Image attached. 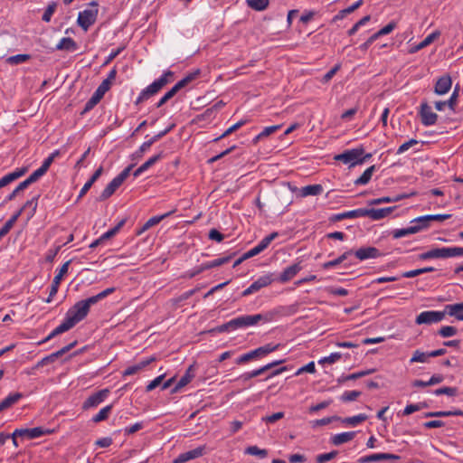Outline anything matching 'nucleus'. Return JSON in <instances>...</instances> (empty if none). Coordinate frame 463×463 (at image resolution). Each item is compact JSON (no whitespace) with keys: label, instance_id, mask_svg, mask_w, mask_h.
<instances>
[{"label":"nucleus","instance_id":"13d9d810","mask_svg":"<svg viewBox=\"0 0 463 463\" xmlns=\"http://www.w3.org/2000/svg\"><path fill=\"white\" fill-rule=\"evenodd\" d=\"M30 59L29 54H16L7 58V62L10 64H20Z\"/></svg>","mask_w":463,"mask_h":463},{"label":"nucleus","instance_id":"e433bc0d","mask_svg":"<svg viewBox=\"0 0 463 463\" xmlns=\"http://www.w3.org/2000/svg\"><path fill=\"white\" fill-rule=\"evenodd\" d=\"M103 96V94L96 90L90 99L86 102L82 113H86L91 110L101 100Z\"/></svg>","mask_w":463,"mask_h":463},{"label":"nucleus","instance_id":"39448f33","mask_svg":"<svg viewBox=\"0 0 463 463\" xmlns=\"http://www.w3.org/2000/svg\"><path fill=\"white\" fill-rule=\"evenodd\" d=\"M132 167H133L132 165H128L121 173H119L116 177H114L110 183L108 184V185L104 188V190L100 194V196H99L100 201L108 199L116 192V190L129 176Z\"/></svg>","mask_w":463,"mask_h":463},{"label":"nucleus","instance_id":"c756f323","mask_svg":"<svg viewBox=\"0 0 463 463\" xmlns=\"http://www.w3.org/2000/svg\"><path fill=\"white\" fill-rule=\"evenodd\" d=\"M103 172V167L102 166H99L95 172L94 174L92 175V176L90 177V179L83 185V187L81 188V190L80 191V194H79V196L78 198H81L83 197L87 192L90 189V187L92 186V184L99 179V177L101 175Z\"/></svg>","mask_w":463,"mask_h":463},{"label":"nucleus","instance_id":"4be33fe9","mask_svg":"<svg viewBox=\"0 0 463 463\" xmlns=\"http://www.w3.org/2000/svg\"><path fill=\"white\" fill-rule=\"evenodd\" d=\"M443 313L445 317L448 315L463 321V302L446 305Z\"/></svg>","mask_w":463,"mask_h":463},{"label":"nucleus","instance_id":"423d86ee","mask_svg":"<svg viewBox=\"0 0 463 463\" xmlns=\"http://www.w3.org/2000/svg\"><path fill=\"white\" fill-rule=\"evenodd\" d=\"M93 8L86 9L79 13L77 23L84 30L87 31L95 22L98 16L97 3L90 4Z\"/></svg>","mask_w":463,"mask_h":463},{"label":"nucleus","instance_id":"de8ad7c7","mask_svg":"<svg viewBox=\"0 0 463 463\" xmlns=\"http://www.w3.org/2000/svg\"><path fill=\"white\" fill-rule=\"evenodd\" d=\"M298 194L302 197H306L308 195H317L318 194V184H310L303 186L298 190Z\"/></svg>","mask_w":463,"mask_h":463},{"label":"nucleus","instance_id":"774afa93","mask_svg":"<svg viewBox=\"0 0 463 463\" xmlns=\"http://www.w3.org/2000/svg\"><path fill=\"white\" fill-rule=\"evenodd\" d=\"M55 9H56V4L55 3H52L51 5H49L48 7L46 8V10L44 11L43 14V18L42 19L44 22H50L52 14L55 12Z\"/></svg>","mask_w":463,"mask_h":463},{"label":"nucleus","instance_id":"aec40b11","mask_svg":"<svg viewBox=\"0 0 463 463\" xmlns=\"http://www.w3.org/2000/svg\"><path fill=\"white\" fill-rule=\"evenodd\" d=\"M449 258L448 248H435L419 255V259L425 260L429 259H447Z\"/></svg>","mask_w":463,"mask_h":463},{"label":"nucleus","instance_id":"4468645a","mask_svg":"<svg viewBox=\"0 0 463 463\" xmlns=\"http://www.w3.org/2000/svg\"><path fill=\"white\" fill-rule=\"evenodd\" d=\"M109 393V389H102L93 394H91L82 405L83 410H89L90 408L97 407L108 397Z\"/></svg>","mask_w":463,"mask_h":463},{"label":"nucleus","instance_id":"f704fd0d","mask_svg":"<svg viewBox=\"0 0 463 463\" xmlns=\"http://www.w3.org/2000/svg\"><path fill=\"white\" fill-rule=\"evenodd\" d=\"M430 222H431L429 219V215H423V216L417 217L411 222L413 228L418 229V232L429 228L430 226Z\"/></svg>","mask_w":463,"mask_h":463},{"label":"nucleus","instance_id":"ddd939ff","mask_svg":"<svg viewBox=\"0 0 463 463\" xmlns=\"http://www.w3.org/2000/svg\"><path fill=\"white\" fill-rule=\"evenodd\" d=\"M47 433H50L48 430L43 429V427H35L32 429H16L13 434L12 438H25L28 439H33L39 437H42Z\"/></svg>","mask_w":463,"mask_h":463},{"label":"nucleus","instance_id":"69168bd1","mask_svg":"<svg viewBox=\"0 0 463 463\" xmlns=\"http://www.w3.org/2000/svg\"><path fill=\"white\" fill-rule=\"evenodd\" d=\"M353 219L355 218H363V217H370L371 218V209L359 208L355 210H352Z\"/></svg>","mask_w":463,"mask_h":463},{"label":"nucleus","instance_id":"a211bd4d","mask_svg":"<svg viewBox=\"0 0 463 463\" xmlns=\"http://www.w3.org/2000/svg\"><path fill=\"white\" fill-rule=\"evenodd\" d=\"M28 171L27 167L16 168L14 171L0 178V189L22 177Z\"/></svg>","mask_w":463,"mask_h":463},{"label":"nucleus","instance_id":"c85d7f7f","mask_svg":"<svg viewBox=\"0 0 463 463\" xmlns=\"http://www.w3.org/2000/svg\"><path fill=\"white\" fill-rule=\"evenodd\" d=\"M199 75L200 70H195L192 72H189L184 78H183L175 86H173V89L178 92L181 89L186 87L189 83L197 79Z\"/></svg>","mask_w":463,"mask_h":463},{"label":"nucleus","instance_id":"a18cd8bd","mask_svg":"<svg viewBox=\"0 0 463 463\" xmlns=\"http://www.w3.org/2000/svg\"><path fill=\"white\" fill-rule=\"evenodd\" d=\"M125 222H126L125 219L121 220L115 227H113V228L109 229V231H107L106 232H104L100 236L101 240L103 241H105L109 240L110 238L114 237L119 232V230L123 227Z\"/></svg>","mask_w":463,"mask_h":463},{"label":"nucleus","instance_id":"79ce46f5","mask_svg":"<svg viewBox=\"0 0 463 463\" xmlns=\"http://www.w3.org/2000/svg\"><path fill=\"white\" fill-rule=\"evenodd\" d=\"M430 357H431V355H430V352H422L420 350H416L414 351L410 360V363H427Z\"/></svg>","mask_w":463,"mask_h":463},{"label":"nucleus","instance_id":"e2e57ef3","mask_svg":"<svg viewBox=\"0 0 463 463\" xmlns=\"http://www.w3.org/2000/svg\"><path fill=\"white\" fill-rule=\"evenodd\" d=\"M316 372V364H315V362L312 361L310 363H308L307 364L304 365V366H301L299 367L295 374L296 375H298V374H301L303 373H314Z\"/></svg>","mask_w":463,"mask_h":463},{"label":"nucleus","instance_id":"052dcab7","mask_svg":"<svg viewBox=\"0 0 463 463\" xmlns=\"http://www.w3.org/2000/svg\"><path fill=\"white\" fill-rule=\"evenodd\" d=\"M29 184L24 180L21 182L16 188L6 197V201H12L15 198V196L21 192L26 189Z\"/></svg>","mask_w":463,"mask_h":463},{"label":"nucleus","instance_id":"72a5a7b5","mask_svg":"<svg viewBox=\"0 0 463 463\" xmlns=\"http://www.w3.org/2000/svg\"><path fill=\"white\" fill-rule=\"evenodd\" d=\"M231 259H232V256H227V257L218 258V259L213 260L211 261L203 263L201 265V270L204 271L206 269H213L215 267L222 266L225 263H228L231 260Z\"/></svg>","mask_w":463,"mask_h":463},{"label":"nucleus","instance_id":"20e7f679","mask_svg":"<svg viewBox=\"0 0 463 463\" xmlns=\"http://www.w3.org/2000/svg\"><path fill=\"white\" fill-rule=\"evenodd\" d=\"M279 345H274L271 343L267 344L263 346H260L259 348H256L246 354H241L236 359V364H242L253 359H260L265 357L269 354L276 351L279 348Z\"/></svg>","mask_w":463,"mask_h":463},{"label":"nucleus","instance_id":"c03bdc74","mask_svg":"<svg viewBox=\"0 0 463 463\" xmlns=\"http://www.w3.org/2000/svg\"><path fill=\"white\" fill-rule=\"evenodd\" d=\"M367 420V416L365 414H358L352 417H347L342 420V422L350 425V426H357L358 424L364 422Z\"/></svg>","mask_w":463,"mask_h":463},{"label":"nucleus","instance_id":"6e6552de","mask_svg":"<svg viewBox=\"0 0 463 463\" xmlns=\"http://www.w3.org/2000/svg\"><path fill=\"white\" fill-rule=\"evenodd\" d=\"M364 154L363 148H355L344 152L335 156V159L343 162L344 164H349L350 165H354L356 164H363L364 162V158H362Z\"/></svg>","mask_w":463,"mask_h":463},{"label":"nucleus","instance_id":"0eeeda50","mask_svg":"<svg viewBox=\"0 0 463 463\" xmlns=\"http://www.w3.org/2000/svg\"><path fill=\"white\" fill-rule=\"evenodd\" d=\"M445 318L443 310H430L420 312L415 318L417 325H432L441 322Z\"/></svg>","mask_w":463,"mask_h":463},{"label":"nucleus","instance_id":"3c124183","mask_svg":"<svg viewBox=\"0 0 463 463\" xmlns=\"http://www.w3.org/2000/svg\"><path fill=\"white\" fill-rule=\"evenodd\" d=\"M280 125H274L264 128L263 130L255 137L254 142L256 143L258 140L275 133L280 128Z\"/></svg>","mask_w":463,"mask_h":463},{"label":"nucleus","instance_id":"cd10ccee","mask_svg":"<svg viewBox=\"0 0 463 463\" xmlns=\"http://www.w3.org/2000/svg\"><path fill=\"white\" fill-rule=\"evenodd\" d=\"M163 156L162 153L153 156L148 160H146L144 164H142L134 173V177H138L141 174L146 172L149 167L158 162Z\"/></svg>","mask_w":463,"mask_h":463},{"label":"nucleus","instance_id":"37998d69","mask_svg":"<svg viewBox=\"0 0 463 463\" xmlns=\"http://www.w3.org/2000/svg\"><path fill=\"white\" fill-rule=\"evenodd\" d=\"M405 198V195H399L395 197H390V196H383L377 199H373L368 202L369 205H375V204H381V203H395L399 202L401 199Z\"/></svg>","mask_w":463,"mask_h":463},{"label":"nucleus","instance_id":"1a4fd4ad","mask_svg":"<svg viewBox=\"0 0 463 463\" xmlns=\"http://www.w3.org/2000/svg\"><path fill=\"white\" fill-rule=\"evenodd\" d=\"M282 362L283 361H274V362L269 363L258 369L250 371V373L251 378L257 377L272 368H274V371H272L268 375V377L266 378L267 380L273 376H276L278 374H280V373L286 372L287 371L286 366H279L282 364Z\"/></svg>","mask_w":463,"mask_h":463},{"label":"nucleus","instance_id":"7c9ffc66","mask_svg":"<svg viewBox=\"0 0 463 463\" xmlns=\"http://www.w3.org/2000/svg\"><path fill=\"white\" fill-rule=\"evenodd\" d=\"M194 377V366L190 365L188 369L186 370L185 373L181 377V379L176 383L175 387L174 388V392H177L183 387H184L186 384H188L192 379Z\"/></svg>","mask_w":463,"mask_h":463},{"label":"nucleus","instance_id":"4d7b16f0","mask_svg":"<svg viewBox=\"0 0 463 463\" xmlns=\"http://www.w3.org/2000/svg\"><path fill=\"white\" fill-rule=\"evenodd\" d=\"M45 173L46 172L40 166L33 173H32L30 176L26 178L24 181L30 185L33 183L36 182L38 179H40L43 175H45Z\"/></svg>","mask_w":463,"mask_h":463},{"label":"nucleus","instance_id":"2f4dec72","mask_svg":"<svg viewBox=\"0 0 463 463\" xmlns=\"http://www.w3.org/2000/svg\"><path fill=\"white\" fill-rule=\"evenodd\" d=\"M171 128L172 127L159 132L158 134L151 137L149 140L144 142L139 147L140 153L146 152L154 143H156L157 140L165 136L171 130Z\"/></svg>","mask_w":463,"mask_h":463},{"label":"nucleus","instance_id":"393cba45","mask_svg":"<svg viewBox=\"0 0 463 463\" xmlns=\"http://www.w3.org/2000/svg\"><path fill=\"white\" fill-rule=\"evenodd\" d=\"M159 90L156 88V86L152 82L149 84L146 88H145L139 94V96L136 99V104L138 105L148 99H150L152 96L156 95Z\"/></svg>","mask_w":463,"mask_h":463},{"label":"nucleus","instance_id":"b1692460","mask_svg":"<svg viewBox=\"0 0 463 463\" xmlns=\"http://www.w3.org/2000/svg\"><path fill=\"white\" fill-rule=\"evenodd\" d=\"M155 360H156V358L152 356V357L146 358L145 360H142L134 365L128 366L123 372V375L128 376V375L136 374Z\"/></svg>","mask_w":463,"mask_h":463},{"label":"nucleus","instance_id":"2eb2a0df","mask_svg":"<svg viewBox=\"0 0 463 463\" xmlns=\"http://www.w3.org/2000/svg\"><path fill=\"white\" fill-rule=\"evenodd\" d=\"M277 236V232H272L269 235L264 237L256 246L245 252V258H251L262 252L265 249L268 248V246Z\"/></svg>","mask_w":463,"mask_h":463},{"label":"nucleus","instance_id":"6e6d98bb","mask_svg":"<svg viewBox=\"0 0 463 463\" xmlns=\"http://www.w3.org/2000/svg\"><path fill=\"white\" fill-rule=\"evenodd\" d=\"M383 453H376V454L361 457L358 459V462L359 463H372V462H375V461H379V460H383Z\"/></svg>","mask_w":463,"mask_h":463},{"label":"nucleus","instance_id":"a19ab883","mask_svg":"<svg viewBox=\"0 0 463 463\" xmlns=\"http://www.w3.org/2000/svg\"><path fill=\"white\" fill-rule=\"evenodd\" d=\"M173 75V71H165L157 80H154L153 83L160 90L165 85L171 81Z\"/></svg>","mask_w":463,"mask_h":463},{"label":"nucleus","instance_id":"8fccbe9b","mask_svg":"<svg viewBox=\"0 0 463 463\" xmlns=\"http://www.w3.org/2000/svg\"><path fill=\"white\" fill-rule=\"evenodd\" d=\"M245 123H246L245 120L238 121L237 123L233 124L229 128H227L220 137L214 138L213 141H219L220 139H222V138L228 137L232 133H233L234 131H236L240 128H241L243 125H245Z\"/></svg>","mask_w":463,"mask_h":463},{"label":"nucleus","instance_id":"7ed1b4c3","mask_svg":"<svg viewBox=\"0 0 463 463\" xmlns=\"http://www.w3.org/2000/svg\"><path fill=\"white\" fill-rule=\"evenodd\" d=\"M279 312L276 310H269L264 313L256 315H246L235 317L232 319V324L235 325V328L252 326L260 322L269 323L275 320Z\"/></svg>","mask_w":463,"mask_h":463},{"label":"nucleus","instance_id":"f8f14e48","mask_svg":"<svg viewBox=\"0 0 463 463\" xmlns=\"http://www.w3.org/2000/svg\"><path fill=\"white\" fill-rule=\"evenodd\" d=\"M71 260L66 261L58 270L57 274L54 276L48 298L45 299L46 303H51L52 301L53 297L57 294L59 286L61 281L63 279V276L68 272L69 266Z\"/></svg>","mask_w":463,"mask_h":463},{"label":"nucleus","instance_id":"09e8293b","mask_svg":"<svg viewBox=\"0 0 463 463\" xmlns=\"http://www.w3.org/2000/svg\"><path fill=\"white\" fill-rule=\"evenodd\" d=\"M457 327L452 326H443L438 331V335L443 338L453 336L457 335Z\"/></svg>","mask_w":463,"mask_h":463},{"label":"nucleus","instance_id":"680f3d73","mask_svg":"<svg viewBox=\"0 0 463 463\" xmlns=\"http://www.w3.org/2000/svg\"><path fill=\"white\" fill-rule=\"evenodd\" d=\"M177 92L173 89V87L165 93V95L158 100L156 107L160 108L164 104H165L170 99H172Z\"/></svg>","mask_w":463,"mask_h":463},{"label":"nucleus","instance_id":"ea45409f","mask_svg":"<svg viewBox=\"0 0 463 463\" xmlns=\"http://www.w3.org/2000/svg\"><path fill=\"white\" fill-rule=\"evenodd\" d=\"M417 232H418V229L413 228V226L411 224V226L406 227V228L395 229L394 231H392V237L394 239H400V238H402V237H405V236H408L411 234H414Z\"/></svg>","mask_w":463,"mask_h":463},{"label":"nucleus","instance_id":"5fc2aeb1","mask_svg":"<svg viewBox=\"0 0 463 463\" xmlns=\"http://www.w3.org/2000/svg\"><path fill=\"white\" fill-rule=\"evenodd\" d=\"M342 357V354L340 353H332L331 354L320 358V364H331L338 361Z\"/></svg>","mask_w":463,"mask_h":463},{"label":"nucleus","instance_id":"f3484780","mask_svg":"<svg viewBox=\"0 0 463 463\" xmlns=\"http://www.w3.org/2000/svg\"><path fill=\"white\" fill-rule=\"evenodd\" d=\"M420 115L421 123L424 126H432L437 122L438 115L432 111L431 108L427 103L420 105Z\"/></svg>","mask_w":463,"mask_h":463},{"label":"nucleus","instance_id":"c9c22d12","mask_svg":"<svg viewBox=\"0 0 463 463\" xmlns=\"http://www.w3.org/2000/svg\"><path fill=\"white\" fill-rule=\"evenodd\" d=\"M376 167L375 165H372L370 167H368L363 174L360 177H358L354 183L355 185H365L367 184L371 178H372V175L373 174V172L375 171Z\"/></svg>","mask_w":463,"mask_h":463},{"label":"nucleus","instance_id":"bf43d9fd","mask_svg":"<svg viewBox=\"0 0 463 463\" xmlns=\"http://www.w3.org/2000/svg\"><path fill=\"white\" fill-rule=\"evenodd\" d=\"M437 396L446 394L448 396H455L457 394V388L455 387H441L433 392Z\"/></svg>","mask_w":463,"mask_h":463},{"label":"nucleus","instance_id":"412c9836","mask_svg":"<svg viewBox=\"0 0 463 463\" xmlns=\"http://www.w3.org/2000/svg\"><path fill=\"white\" fill-rule=\"evenodd\" d=\"M452 86V80L450 76L444 75L440 77L434 87V91L438 95H444L451 89Z\"/></svg>","mask_w":463,"mask_h":463},{"label":"nucleus","instance_id":"6ab92c4d","mask_svg":"<svg viewBox=\"0 0 463 463\" xmlns=\"http://www.w3.org/2000/svg\"><path fill=\"white\" fill-rule=\"evenodd\" d=\"M302 267L299 263H294L287 267L279 276L278 280L280 283H286L292 279L300 270Z\"/></svg>","mask_w":463,"mask_h":463},{"label":"nucleus","instance_id":"dca6fc26","mask_svg":"<svg viewBox=\"0 0 463 463\" xmlns=\"http://www.w3.org/2000/svg\"><path fill=\"white\" fill-rule=\"evenodd\" d=\"M205 446L197 447L192 450L181 453L177 458H175L173 463H185L192 459L198 458L202 457L205 453Z\"/></svg>","mask_w":463,"mask_h":463},{"label":"nucleus","instance_id":"f03ea898","mask_svg":"<svg viewBox=\"0 0 463 463\" xmlns=\"http://www.w3.org/2000/svg\"><path fill=\"white\" fill-rule=\"evenodd\" d=\"M381 256V252L380 250L375 248V247H363V248H360L356 250H348V251H345V253H343L341 256H339L337 259L332 260V261H328V262H326L323 264V267L325 269H329V268H332V267H335L345 260H350V264H352L351 262V259L353 257H354L355 259L359 260H368V259H375V258H378Z\"/></svg>","mask_w":463,"mask_h":463},{"label":"nucleus","instance_id":"58836bf2","mask_svg":"<svg viewBox=\"0 0 463 463\" xmlns=\"http://www.w3.org/2000/svg\"><path fill=\"white\" fill-rule=\"evenodd\" d=\"M246 4L251 9L261 12L268 8L269 0H246Z\"/></svg>","mask_w":463,"mask_h":463},{"label":"nucleus","instance_id":"9b49d317","mask_svg":"<svg viewBox=\"0 0 463 463\" xmlns=\"http://www.w3.org/2000/svg\"><path fill=\"white\" fill-rule=\"evenodd\" d=\"M274 280L275 279L273 278V275L271 273L265 274L257 279L254 282H252L250 285V287L244 289L242 292V296L247 297L255 292H258L261 288L269 286Z\"/></svg>","mask_w":463,"mask_h":463},{"label":"nucleus","instance_id":"f257e3e1","mask_svg":"<svg viewBox=\"0 0 463 463\" xmlns=\"http://www.w3.org/2000/svg\"><path fill=\"white\" fill-rule=\"evenodd\" d=\"M115 290V288H108L95 296L75 303L66 312L62 322L57 327H55L43 342H47L54 336L71 329L75 325H77L88 316L90 308L92 305L97 304L99 301L107 298L109 295L114 293Z\"/></svg>","mask_w":463,"mask_h":463},{"label":"nucleus","instance_id":"bb28decb","mask_svg":"<svg viewBox=\"0 0 463 463\" xmlns=\"http://www.w3.org/2000/svg\"><path fill=\"white\" fill-rule=\"evenodd\" d=\"M354 436H355L354 431H346V432L338 433V434L332 436L331 442L335 446H339L344 443L351 441L354 438Z\"/></svg>","mask_w":463,"mask_h":463},{"label":"nucleus","instance_id":"473e14b6","mask_svg":"<svg viewBox=\"0 0 463 463\" xmlns=\"http://www.w3.org/2000/svg\"><path fill=\"white\" fill-rule=\"evenodd\" d=\"M23 394L20 392H13L6 396L2 402H0V409L2 411L11 407L14 403H16L21 398Z\"/></svg>","mask_w":463,"mask_h":463},{"label":"nucleus","instance_id":"5701e85b","mask_svg":"<svg viewBox=\"0 0 463 463\" xmlns=\"http://www.w3.org/2000/svg\"><path fill=\"white\" fill-rule=\"evenodd\" d=\"M78 48V43L71 37L61 38L55 46V49L58 51H66L70 52H76Z\"/></svg>","mask_w":463,"mask_h":463},{"label":"nucleus","instance_id":"603ef678","mask_svg":"<svg viewBox=\"0 0 463 463\" xmlns=\"http://www.w3.org/2000/svg\"><path fill=\"white\" fill-rule=\"evenodd\" d=\"M362 394L359 391H345L340 397V400L344 402H349L355 401Z\"/></svg>","mask_w":463,"mask_h":463},{"label":"nucleus","instance_id":"0e129e2a","mask_svg":"<svg viewBox=\"0 0 463 463\" xmlns=\"http://www.w3.org/2000/svg\"><path fill=\"white\" fill-rule=\"evenodd\" d=\"M325 291L327 292L330 295L333 296H346L348 294V291L345 288H334V287H327L325 288Z\"/></svg>","mask_w":463,"mask_h":463},{"label":"nucleus","instance_id":"9d476101","mask_svg":"<svg viewBox=\"0 0 463 463\" xmlns=\"http://www.w3.org/2000/svg\"><path fill=\"white\" fill-rule=\"evenodd\" d=\"M282 362L283 361H274V362L269 363L258 369L250 371V373L251 378L257 377L272 368H274V371H272L268 375V377L266 378L267 380L273 376H276L278 374H280V373L286 372L287 371L286 366H279L282 364Z\"/></svg>","mask_w":463,"mask_h":463},{"label":"nucleus","instance_id":"a878e982","mask_svg":"<svg viewBox=\"0 0 463 463\" xmlns=\"http://www.w3.org/2000/svg\"><path fill=\"white\" fill-rule=\"evenodd\" d=\"M175 212V210H173V211H170V212H167L164 214H161V215H156V216H153L151 218H149L146 222L145 224L143 225L141 231L138 232V233H141V232H144L146 231H147L148 229H150L151 227L158 224L161 221L165 220V218L169 217L170 215H172Z\"/></svg>","mask_w":463,"mask_h":463},{"label":"nucleus","instance_id":"864d4df0","mask_svg":"<svg viewBox=\"0 0 463 463\" xmlns=\"http://www.w3.org/2000/svg\"><path fill=\"white\" fill-rule=\"evenodd\" d=\"M246 454L252 455V456H258L261 458L267 457L268 452L266 449H261L258 448L257 446H250L245 450Z\"/></svg>","mask_w":463,"mask_h":463},{"label":"nucleus","instance_id":"338daca9","mask_svg":"<svg viewBox=\"0 0 463 463\" xmlns=\"http://www.w3.org/2000/svg\"><path fill=\"white\" fill-rule=\"evenodd\" d=\"M423 407H425L424 403L409 404L404 408L403 415H410L415 411H419Z\"/></svg>","mask_w":463,"mask_h":463},{"label":"nucleus","instance_id":"49530a36","mask_svg":"<svg viewBox=\"0 0 463 463\" xmlns=\"http://www.w3.org/2000/svg\"><path fill=\"white\" fill-rule=\"evenodd\" d=\"M112 405H107L103 407L95 416L92 418L93 422H100L108 419L109 413L111 412Z\"/></svg>","mask_w":463,"mask_h":463},{"label":"nucleus","instance_id":"4c0bfd02","mask_svg":"<svg viewBox=\"0 0 463 463\" xmlns=\"http://www.w3.org/2000/svg\"><path fill=\"white\" fill-rule=\"evenodd\" d=\"M394 207H385L381 209H371V219L373 220H381L389 215L392 211Z\"/></svg>","mask_w":463,"mask_h":463}]
</instances>
